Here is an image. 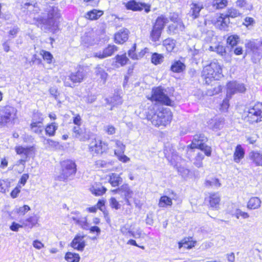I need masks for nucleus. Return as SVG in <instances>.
<instances>
[{
    "label": "nucleus",
    "instance_id": "nucleus-1",
    "mask_svg": "<svg viewBox=\"0 0 262 262\" xmlns=\"http://www.w3.org/2000/svg\"><path fill=\"white\" fill-rule=\"evenodd\" d=\"M45 11L47 12V17L38 18V23L42 25L41 27H43L45 30L55 32L58 29L61 17L60 10L55 5H48Z\"/></svg>",
    "mask_w": 262,
    "mask_h": 262
},
{
    "label": "nucleus",
    "instance_id": "nucleus-2",
    "mask_svg": "<svg viewBox=\"0 0 262 262\" xmlns=\"http://www.w3.org/2000/svg\"><path fill=\"white\" fill-rule=\"evenodd\" d=\"M223 76L221 66L219 63L212 62L204 67L202 77L207 84L213 80H218Z\"/></svg>",
    "mask_w": 262,
    "mask_h": 262
},
{
    "label": "nucleus",
    "instance_id": "nucleus-3",
    "mask_svg": "<svg viewBox=\"0 0 262 262\" xmlns=\"http://www.w3.org/2000/svg\"><path fill=\"white\" fill-rule=\"evenodd\" d=\"M147 118L156 126H166L172 119V114L168 108H162L154 114L148 113Z\"/></svg>",
    "mask_w": 262,
    "mask_h": 262
},
{
    "label": "nucleus",
    "instance_id": "nucleus-4",
    "mask_svg": "<svg viewBox=\"0 0 262 262\" xmlns=\"http://www.w3.org/2000/svg\"><path fill=\"white\" fill-rule=\"evenodd\" d=\"M17 110L10 106H0V124L14 123L17 119Z\"/></svg>",
    "mask_w": 262,
    "mask_h": 262
},
{
    "label": "nucleus",
    "instance_id": "nucleus-5",
    "mask_svg": "<svg viewBox=\"0 0 262 262\" xmlns=\"http://www.w3.org/2000/svg\"><path fill=\"white\" fill-rule=\"evenodd\" d=\"M147 98L152 101H156L167 105H171L172 103L171 100L160 87L153 88L151 96H147Z\"/></svg>",
    "mask_w": 262,
    "mask_h": 262
},
{
    "label": "nucleus",
    "instance_id": "nucleus-6",
    "mask_svg": "<svg viewBox=\"0 0 262 262\" xmlns=\"http://www.w3.org/2000/svg\"><path fill=\"white\" fill-rule=\"evenodd\" d=\"M207 141V138L203 134L196 135L194 136L192 143L190 145L191 149L199 148L203 151L207 156H210L211 154V147L205 144Z\"/></svg>",
    "mask_w": 262,
    "mask_h": 262
},
{
    "label": "nucleus",
    "instance_id": "nucleus-7",
    "mask_svg": "<svg viewBox=\"0 0 262 262\" xmlns=\"http://www.w3.org/2000/svg\"><path fill=\"white\" fill-rule=\"evenodd\" d=\"M62 172L59 176V180L64 181L73 177L76 172V165L72 161L67 160L62 163Z\"/></svg>",
    "mask_w": 262,
    "mask_h": 262
},
{
    "label": "nucleus",
    "instance_id": "nucleus-8",
    "mask_svg": "<svg viewBox=\"0 0 262 262\" xmlns=\"http://www.w3.org/2000/svg\"><path fill=\"white\" fill-rule=\"evenodd\" d=\"M247 120L253 123L262 121V103L257 102L249 108L247 115Z\"/></svg>",
    "mask_w": 262,
    "mask_h": 262
},
{
    "label": "nucleus",
    "instance_id": "nucleus-9",
    "mask_svg": "<svg viewBox=\"0 0 262 262\" xmlns=\"http://www.w3.org/2000/svg\"><path fill=\"white\" fill-rule=\"evenodd\" d=\"M85 76L84 70L82 68L78 69L76 71L72 72L69 76L64 77L62 78L64 85L72 87V82L80 83Z\"/></svg>",
    "mask_w": 262,
    "mask_h": 262
},
{
    "label": "nucleus",
    "instance_id": "nucleus-10",
    "mask_svg": "<svg viewBox=\"0 0 262 262\" xmlns=\"http://www.w3.org/2000/svg\"><path fill=\"white\" fill-rule=\"evenodd\" d=\"M107 144L101 140L94 139L90 143L89 149L93 156L95 155H101L107 150Z\"/></svg>",
    "mask_w": 262,
    "mask_h": 262
},
{
    "label": "nucleus",
    "instance_id": "nucleus-11",
    "mask_svg": "<svg viewBox=\"0 0 262 262\" xmlns=\"http://www.w3.org/2000/svg\"><path fill=\"white\" fill-rule=\"evenodd\" d=\"M245 90L243 84L238 83L236 81L229 82L227 84V97L231 98L234 94L237 92L243 93Z\"/></svg>",
    "mask_w": 262,
    "mask_h": 262
},
{
    "label": "nucleus",
    "instance_id": "nucleus-12",
    "mask_svg": "<svg viewBox=\"0 0 262 262\" xmlns=\"http://www.w3.org/2000/svg\"><path fill=\"white\" fill-rule=\"evenodd\" d=\"M204 4L202 2L194 1L190 4L189 11V16L193 19L198 18L200 16L201 11L204 9Z\"/></svg>",
    "mask_w": 262,
    "mask_h": 262
},
{
    "label": "nucleus",
    "instance_id": "nucleus-13",
    "mask_svg": "<svg viewBox=\"0 0 262 262\" xmlns=\"http://www.w3.org/2000/svg\"><path fill=\"white\" fill-rule=\"evenodd\" d=\"M212 21L215 27L221 30H227L230 24V19L227 16H225L223 14L217 16Z\"/></svg>",
    "mask_w": 262,
    "mask_h": 262
},
{
    "label": "nucleus",
    "instance_id": "nucleus-14",
    "mask_svg": "<svg viewBox=\"0 0 262 262\" xmlns=\"http://www.w3.org/2000/svg\"><path fill=\"white\" fill-rule=\"evenodd\" d=\"M117 50V47L115 45H109L103 50L102 52H99L94 53V57H98L100 59H103L112 56Z\"/></svg>",
    "mask_w": 262,
    "mask_h": 262
},
{
    "label": "nucleus",
    "instance_id": "nucleus-15",
    "mask_svg": "<svg viewBox=\"0 0 262 262\" xmlns=\"http://www.w3.org/2000/svg\"><path fill=\"white\" fill-rule=\"evenodd\" d=\"M83 236L77 235L72 241L71 246L74 249L82 251L85 246Z\"/></svg>",
    "mask_w": 262,
    "mask_h": 262
},
{
    "label": "nucleus",
    "instance_id": "nucleus-16",
    "mask_svg": "<svg viewBox=\"0 0 262 262\" xmlns=\"http://www.w3.org/2000/svg\"><path fill=\"white\" fill-rule=\"evenodd\" d=\"M128 36V31L126 29H122L115 35V41L119 44L123 43L125 42Z\"/></svg>",
    "mask_w": 262,
    "mask_h": 262
},
{
    "label": "nucleus",
    "instance_id": "nucleus-17",
    "mask_svg": "<svg viewBox=\"0 0 262 262\" xmlns=\"http://www.w3.org/2000/svg\"><path fill=\"white\" fill-rule=\"evenodd\" d=\"M43 118H41L38 121L32 122L30 125L31 131L38 135H42L45 129L43 126Z\"/></svg>",
    "mask_w": 262,
    "mask_h": 262
},
{
    "label": "nucleus",
    "instance_id": "nucleus-18",
    "mask_svg": "<svg viewBox=\"0 0 262 262\" xmlns=\"http://www.w3.org/2000/svg\"><path fill=\"white\" fill-rule=\"evenodd\" d=\"M249 46L254 56L258 58L262 55V41L251 42Z\"/></svg>",
    "mask_w": 262,
    "mask_h": 262
},
{
    "label": "nucleus",
    "instance_id": "nucleus-19",
    "mask_svg": "<svg viewBox=\"0 0 262 262\" xmlns=\"http://www.w3.org/2000/svg\"><path fill=\"white\" fill-rule=\"evenodd\" d=\"M95 74L98 78V80H100L103 84H104L107 80L108 74L105 71L104 69L100 65H97L95 68Z\"/></svg>",
    "mask_w": 262,
    "mask_h": 262
},
{
    "label": "nucleus",
    "instance_id": "nucleus-20",
    "mask_svg": "<svg viewBox=\"0 0 262 262\" xmlns=\"http://www.w3.org/2000/svg\"><path fill=\"white\" fill-rule=\"evenodd\" d=\"M38 220V217L35 215H33L26 220L20 221V223L23 224V227L31 229L37 224Z\"/></svg>",
    "mask_w": 262,
    "mask_h": 262
},
{
    "label": "nucleus",
    "instance_id": "nucleus-21",
    "mask_svg": "<svg viewBox=\"0 0 262 262\" xmlns=\"http://www.w3.org/2000/svg\"><path fill=\"white\" fill-rule=\"evenodd\" d=\"M245 150L240 144L237 145L235 149L233 154V160L235 163H239L244 158Z\"/></svg>",
    "mask_w": 262,
    "mask_h": 262
},
{
    "label": "nucleus",
    "instance_id": "nucleus-22",
    "mask_svg": "<svg viewBox=\"0 0 262 262\" xmlns=\"http://www.w3.org/2000/svg\"><path fill=\"white\" fill-rule=\"evenodd\" d=\"M121 194L123 195L125 197L126 203L129 205L128 199L132 197L133 192L132 191L127 184H124L120 187Z\"/></svg>",
    "mask_w": 262,
    "mask_h": 262
},
{
    "label": "nucleus",
    "instance_id": "nucleus-23",
    "mask_svg": "<svg viewBox=\"0 0 262 262\" xmlns=\"http://www.w3.org/2000/svg\"><path fill=\"white\" fill-rule=\"evenodd\" d=\"M71 219L77 224L80 226L82 228L85 230L89 229V225L85 217H82L78 215L71 217Z\"/></svg>",
    "mask_w": 262,
    "mask_h": 262
},
{
    "label": "nucleus",
    "instance_id": "nucleus-24",
    "mask_svg": "<svg viewBox=\"0 0 262 262\" xmlns=\"http://www.w3.org/2000/svg\"><path fill=\"white\" fill-rule=\"evenodd\" d=\"M249 158L256 166H262V154L256 151H251Z\"/></svg>",
    "mask_w": 262,
    "mask_h": 262
},
{
    "label": "nucleus",
    "instance_id": "nucleus-25",
    "mask_svg": "<svg viewBox=\"0 0 262 262\" xmlns=\"http://www.w3.org/2000/svg\"><path fill=\"white\" fill-rule=\"evenodd\" d=\"M90 189L91 192L95 195H101L106 191V189L100 184H95Z\"/></svg>",
    "mask_w": 262,
    "mask_h": 262
},
{
    "label": "nucleus",
    "instance_id": "nucleus-26",
    "mask_svg": "<svg viewBox=\"0 0 262 262\" xmlns=\"http://www.w3.org/2000/svg\"><path fill=\"white\" fill-rule=\"evenodd\" d=\"M185 69V64L180 60L174 61L171 64L170 69L175 73H181Z\"/></svg>",
    "mask_w": 262,
    "mask_h": 262
},
{
    "label": "nucleus",
    "instance_id": "nucleus-27",
    "mask_svg": "<svg viewBox=\"0 0 262 262\" xmlns=\"http://www.w3.org/2000/svg\"><path fill=\"white\" fill-rule=\"evenodd\" d=\"M124 4L128 10H132L133 11H141L143 10L141 3H138L135 1H129Z\"/></svg>",
    "mask_w": 262,
    "mask_h": 262
},
{
    "label": "nucleus",
    "instance_id": "nucleus-28",
    "mask_svg": "<svg viewBox=\"0 0 262 262\" xmlns=\"http://www.w3.org/2000/svg\"><path fill=\"white\" fill-rule=\"evenodd\" d=\"M103 14V12L102 11L93 9L86 13V18L90 20H96L98 19Z\"/></svg>",
    "mask_w": 262,
    "mask_h": 262
},
{
    "label": "nucleus",
    "instance_id": "nucleus-29",
    "mask_svg": "<svg viewBox=\"0 0 262 262\" xmlns=\"http://www.w3.org/2000/svg\"><path fill=\"white\" fill-rule=\"evenodd\" d=\"M134 229V224H126L121 228L120 231L124 236L127 237H131L132 234V231Z\"/></svg>",
    "mask_w": 262,
    "mask_h": 262
},
{
    "label": "nucleus",
    "instance_id": "nucleus-30",
    "mask_svg": "<svg viewBox=\"0 0 262 262\" xmlns=\"http://www.w3.org/2000/svg\"><path fill=\"white\" fill-rule=\"evenodd\" d=\"M261 201L257 197H252L248 201L247 207L251 209H256L260 206Z\"/></svg>",
    "mask_w": 262,
    "mask_h": 262
},
{
    "label": "nucleus",
    "instance_id": "nucleus-31",
    "mask_svg": "<svg viewBox=\"0 0 262 262\" xmlns=\"http://www.w3.org/2000/svg\"><path fill=\"white\" fill-rule=\"evenodd\" d=\"M58 127V124L55 122L48 124L45 128L46 134L50 137L54 136Z\"/></svg>",
    "mask_w": 262,
    "mask_h": 262
},
{
    "label": "nucleus",
    "instance_id": "nucleus-32",
    "mask_svg": "<svg viewBox=\"0 0 262 262\" xmlns=\"http://www.w3.org/2000/svg\"><path fill=\"white\" fill-rule=\"evenodd\" d=\"M109 182L113 187L118 186L122 182V179L116 173H112L110 176Z\"/></svg>",
    "mask_w": 262,
    "mask_h": 262
},
{
    "label": "nucleus",
    "instance_id": "nucleus-33",
    "mask_svg": "<svg viewBox=\"0 0 262 262\" xmlns=\"http://www.w3.org/2000/svg\"><path fill=\"white\" fill-rule=\"evenodd\" d=\"M32 147H24L23 146H16L15 151L18 155H20L22 157L27 158L32 150Z\"/></svg>",
    "mask_w": 262,
    "mask_h": 262
},
{
    "label": "nucleus",
    "instance_id": "nucleus-34",
    "mask_svg": "<svg viewBox=\"0 0 262 262\" xmlns=\"http://www.w3.org/2000/svg\"><path fill=\"white\" fill-rule=\"evenodd\" d=\"M168 20L167 18L163 15H161L157 18L154 27L156 28H158L162 30L164 27V26L168 23Z\"/></svg>",
    "mask_w": 262,
    "mask_h": 262
},
{
    "label": "nucleus",
    "instance_id": "nucleus-35",
    "mask_svg": "<svg viewBox=\"0 0 262 262\" xmlns=\"http://www.w3.org/2000/svg\"><path fill=\"white\" fill-rule=\"evenodd\" d=\"M224 124V120L223 118L215 119L214 120H211L209 122V126L210 128L213 129H220L223 127Z\"/></svg>",
    "mask_w": 262,
    "mask_h": 262
},
{
    "label": "nucleus",
    "instance_id": "nucleus-36",
    "mask_svg": "<svg viewBox=\"0 0 262 262\" xmlns=\"http://www.w3.org/2000/svg\"><path fill=\"white\" fill-rule=\"evenodd\" d=\"M220 197L217 194H213L210 196V205L213 208H217L220 204Z\"/></svg>",
    "mask_w": 262,
    "mask_h": 262
},
{
    "label": "nucleus",
    "instance_id": "nucleus-37",
    "mask_svg": "<svg viewBox=\"0 0 262 262\" xmlns=\"http://www.w3.org/2000/svg\"><path fill=\"white\" fill-rule=\"evenodd\" d=\"M172 204L171 199L166 195H164L161 197L158 205L160 207H166L171 206Z\"/></svg>",
    "mask_w": 262,
    "mask_h": 262
},
{
    "label": "nucleus",
    "instance_id": "nucleus-38",
    "mask_svg": "<svg viewBox=\"0 0 262 262\" xmlns=\"http://www.w3.org/2000/svg\"><path fill=\"white\" fill-rule=\"evenodd\" d=\"M161 30L153 27L150 34L151 40L155 42L158 41L161 36Z\"/></svg>",
    "mask_w": 262,
    "mask_h": 262
},
{
    "label": "nucleus",
    "instance_id": "nucleus-39",
    "mask_svg": "<svg viewBox=\"0 0 262 262\" xmlns=\"http://www.w3.org/2000/svg\"><path fill=\"white\" fill-rule=\"evenodd\" d=\"M65 259L68 262H78L80 259V256L77 253L67 252L65 256Z\"/></svg>",
    "mask_w": 262,
    "mask_h": 262
},
{
    "label": "nucleus",
    "instance_id": "nucleus-40",
    "mask_svg": "<svg viewBox=\"0 0 262 262\" xmlns=\"http://www.w3.org/2000/svg\"><path fill=\"white\" fill-rule=\"evenodd\" d=\"M163 44L168 52H171L175 46L174 40L170 38L164 40Z\"/></svg>",
    "mask_w": 262,
    "mask_h": 262
},
{
    "label": "nucleus",
    "instance_id": "nucleus-41",
    "mask_svg": "<svg viewBox=\"0 0 262 262\" xmlns=\"http://www.w3.org/2000/svg\"><path fill=\"white\" fill-rule=\"evenodd\" d=\"M228 4L227 0H214L212 5L216 9H223L227 6Z\"/></svg>",
    "mask_w": 262,
    "mask_h": 262
},
{
    "label": "nucleus",
    "instance_id": "nucleus-42",
    "mask_svg": "<svg viewBox=\"0 0 262 262\" xmlns=\"http://www.w3.org/2000/svg\"><path fill=\"white\" fill-rule=\"evenodd\" d=\"M164 56L162 54L155 53L151 56V62L154 64L157 65L160 64L163 61Z\"/></svg>",
    "mask_w": 262,
    "mask_h": 262
},
{
    "label": "nucleus",
    "instance_id": "nucleus-43",
    "mask_svg": "<svg viewBox=\"0 0 262 262\" xmlns=\"http://www.w3.org/2000/svg\"><path fill=\"white\" fill-rule=\"evenodd\" d=\"M205 184L207 187L211 186L218 188L221 186L219 180L216 178H212L211 180H206Z\"/></svg>",
    "mask_w": 262,
    "mask_h": 262
},
{
    "label": "nucleus",
    "instance_id": "nucleus-44",
    "mask_svg": "<svg viewBox=\"0 0 262 262\" xmlns=\"http://www.w3.org/2000/svg\"><path fill=\"white\" fill-rule=\"evenodd\" d=\"M236 6L246 10H250L252 8V6L249 5L246 0H237L236 3Z\"/></svg>",
    "mask_w": 262,
    "mask_h": 262
},
{
    "label": "nucleus",
    "instance_id": "nucleus-45",
    "mask_svg": "<svg viewBox=\"0 0 262 262\" xmlns=\"http://www.w3.org/2000/svg\"><path fill=\"white\" fill-rule=\"evenodd\" d=\"M222 90V86L219 83L216 82V85L213 88L208 90L207 94L209 95H214L220 93Z\"/></svg>",
    "mask_w": 262,
    "mask_h": 262
},
{
    "label": "nucleus",
    "instance_id": "nucleus-46",
    "mask_svg": "<svg viewBox=\"0 0 262 262\" xmlns=\"http://www.w3.org/2000/svg\"><path fill=\"white\" fill-rule=\"evenodd\" d=\"M115 155L117 156L118 159L123 162L127 163L130 161V159L126 156L124 155V152H118V151H114Z\"/></svg>",
    "mask_w": 262,
    "mask_h": 262
},
{
    "label": "nucleus",
    "instance_id": "nucleus-47",
    "mask_svg": "<svg viewBox=\"0 0 262 262\" xmlns=\"http://www.w3.org/2000/svg\"><path fill=\"white\" fill-rule=\"evenodd\" d=\"M239 11L234 8H230L228 10L227 13L225 16H227L228 18H235L240 15Z\"/></svg>",
    "mask_w": 262,
    "mask_h": 262
},
{
    "label": "nucleus",
    "instance_id": "nucleus-48",
    "mask_svg": "<svg viewBox=\"0 0 262 262\" xmlns=\"http://www.w3.org/2000/svg\"><path fill=\"white\" fill-rule=\"evenodd\" d=\"M210 49L211 51L216 52L217 54L223 56L226 52L225 49L222 45H218L215 47H210Z\"/></svg>",
    "mask_w": 262,
    "mask_h": 262
},
{
    "label": "nucleus",
    "instance_id": "nucleus-49",
    "mask_svg": "<svg viewBox=\"0 0 262 262\" xmlns=\"http://www.w3.org/2000/svg\"><path fill=\"white\" fill-rule=\"evenodd\" d=\"M239 40V37L236 35H231L227 38V43L233 47L236 45L237 43Z\"/></svg>",
    "mask_w": 262,
    "mask_h": 262
},
{
    "label": "nucleus",
    "instance_id": "nucleus-50",
    "mask_svg": "<svg viewBox=\"0 0 262 262\" xmlns=\"http://www.w3.org/2000/svg\"><path fill=\"white\" fill-rule=\"evenodd\" d=\"M41 54L45 60L47 61L48 63H51L53 58L52 55L48 51H42Z\"/></svg>",
    "mask_w": 262,
    "mask_h": 262
},
{
    "label": "nucleus",
    "instance_id": "nucleus-51",
    "mask_svg": "<svg viewBox=\"0 0 262 262\" xmlns=\"http://www.w3.org/2000/svg\"><path fill=\"white\" fill-rule=\"evenodd\" d=\"M204 158V156L202 153H198L195 157L194 164L198 167H201L202 166V160Z\"/></svg>",
    "mask_w": 262,
    "mask_h": 262
},
{
    "label": "nucleus",
    "instance_id": "nucleus-52",
    "mask_svg": "<svg viewBox=\"0 0 262 262\" xmlns=\"http://www.w3.org/2000/svg\"><path fill=\"white\" fill-rule=\"evenodd\" d=\"M115 142L116 146L118 148L117 149H115V151H118V152H124L125 149V146L123 143L118 140H115L113 141Z\"/></svg>",
    "mask_w": 262,
    "mask_h": 262
},
{
    "label": "nucleus",
    "instance_id": "nucleus-53",
    "mask_svg": "<svg viewBox=\"0 0 262 262\" xmlns=\"http://www.w3.org/2000/svg\"><path fill=\"white\" fill-rule=\"evenodd\" d=\"M136 49V44H134L132 48L128 51V55L132 59L134 60H138V54L135 53Z\"/></svg>",
    "mask_w": 262,
    "mask_h": 262
},
{
    "label": "nucleus",
    "instance_id": "nucleus-54",
    "mask_svg": "<svg viewBox=\"0 0 262 262\" xmlns=\"http://www.w3.org/2000/svg\"><path fill=\"white\" fill-rule=\"evenodd\" d=\"M95 165L97 167H105L107 168L109 166L112 165L111 162H106L102 160H98L95 162Z\"/></svg>",
    "mask_w": 262,
    "mask_h": 262
},
{
    "label": "nucleus",
    "instance_id": "nucleus-55",
    "mask_svg": "<svg viewBox=\"0 0 262 262\" xmlns=\"http://www.w3.org/2000/svg\"><path fill=\"white\" fill-rule=\"evenodd\" d=\"M116 58L117 62L120 63L121 66L126 64L128 60V59L127 58L125 54L117 55Z\"/></svg>",
    "mask_w": 262,
    "mask_h": 262
},
{
    "label": "nucleus",
    "instance_id": "nucleus-56",
    "mask_svg": "<svg viewBox=\"0 0 262 262\" xmlns=\"http://www.w3.org/2000/svg\"><path fill=\"white\" fill-rule=\"evenodd\" d=\"M234 215L237 219L239 218V216H242L244 219H248L249 217V215L248 213L243 212L241 209H236Z\"/></svg>",
    "mask_w": 262,
    "mask_h": 262
},
{
    "label": "nucleus",
    "instance_id": "nucleus-57",
    "mask_svg": "<svg viewBox=\"0 0 262 262\" xmlns=\"http://www.w3.org/2000/svg\"><path fill=\"white\" fill-rule=\"evenodd\" d=\"M122 102V99L121 97L118 95H115L111 98V103H112L114 106L120 105Z\"/></svg>",
    "mask_w": 262,
    "mask_h": 262
},
{
    "label": "nucleus",
    "instance_id": "nucleus-58",
    "mask_svg": "<svg viewBox=\"0 0 262 262\" xmlns=\"http://www.w3.org/2000/svg\"><path fill=\"white\" fill-rule=\"evenodd\" d=\"M9 187V183L5 180H0V192L2 193L6 192Z\"/></svg>",
    "mask_w": 262,
    "mask_h": 262
},
{
    "label": "nucleus",
    "instance_id": "nucleus-59",
    "mask_svg": "<svg viewBox=\"0 0 262 262\" xmlns=\"http://www.w3.org/2000/svg\"><path fill=\"white\" fill-rule=\"evenodd\" d=\"M178 244L179 249H181L182 247H184L186 249H190L193 246H192L191 243H189V242L185 239H183L179 242Z\"/></svg>",
    "mask_w": 262,
    "mask_h": 262
},
{
    "label": "nucleus",
    "instance_id": "nucleus-60",
    "mask_svg": "<svg viewBox=\"0 0 262 262\" xmlns=\"http://www.w3.org/2000/svg\"><path fill=\"white\" fill-rule=\"evenodd\" d=\"M104 130L108 135H113L116 132V128L112 125H107L104 127Z\"/></svg>",
    "mask_w": 262,
    "mask_h": 262
},
{
    "label": "nucleus",
    "instance_id": "nucleus-61",
    "mask_svg": "<svg viewBox=\"0 0 262 262\" xmlns=\"http://www.w3.org/2000/svg\"><path fill=\"white\" fill-rule=\"evenodd\" d=\"M23 7L26 9H28L29 7L36 8L37 7V4L35 0H29V2L24 3Z\"/></svg>",
    "mask_w": 262,
    "mask_h": 262
},
{
    "label": "nucleus",
    "instance_id": "nucleus-62",
    "mask_svg": "<svg viewBox=\"0 0 262 262\" xmlns=\"http://www.w3.org/2000/svg\"><path fill=\"white\" fill-rule=\"evenodd\" d=\"M30 209V208L29 206L25 205L23 207H20L18 208L17 212L21 215H24Z\"/></svg>",
    "mask_w": 262,
    "mask_h": 262
},
{
    "label": "nucleus",
    "instance_id": "nucleus-63",
    "mask_svg": "<svg viewBox=\"0 0 262 262\" xmlns=\"http://www.w3.org/2000/svg\"><path fill=\"white\" fill-rule=\"evenodd\" d=\"M142 230L140 228L135 229L132 231V234L131 237H133L136 238H140L142 235Z\"/></svg>",
    "mask_w": 262,
    "mask_h": 262
},
{
    "label": "nucleus",
    "instance_id": "nucleus-64",
    "mask_svg": "<svg viewBox=\"0 0 262 262\" xmlns=\"http://www.w3.org/2000/svg\"><path fill=\"white\" fill-rule=\"evenodd\" d=\"M229 98L227 97L225 99L221 105V110L223 112L226 111L229 107Z\"/></svg>",
    "mask_w": 262,
    "mask_h": 262
}]
</instances>
